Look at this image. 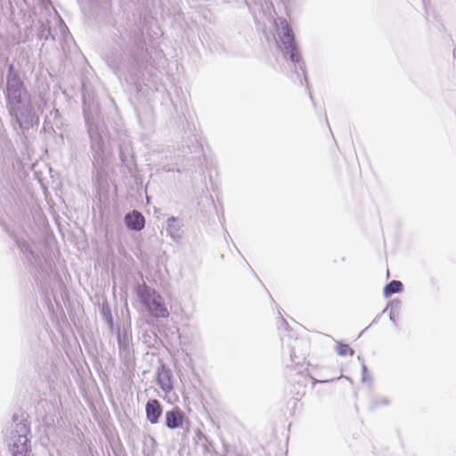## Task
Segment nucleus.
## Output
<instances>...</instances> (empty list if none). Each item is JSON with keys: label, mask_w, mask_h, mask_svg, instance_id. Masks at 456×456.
Segmentation results:
<instances>
[{"label": "nucleus", "mask_w": 456, "mask_h": 456, "mask_svg": "<svg viewBox=\"0 0 456 456\" xmlns=\"http://www.w3.org/2000/svg\"><path fill=\"white\" fill-rule=\"evenodd\" d=\"M28 415L21 410L14 412L12 417L11 435L28 436L30 434V427L28 422Z\"/></svg>", "instance_id": "6e6552de"}, {"label": "nucleus", "mask_w": 456, "mask_h": 456, "mask_svg": "<svg viewBox=\"0 0 456 456\" xmlns=\"http://www.w3.org/2000/svg\"><path fill=\"white\" fill-rule=\"evenodd\" d=\"M118 32L114 37L115 45L104 54L105 62L121 83L139 93L151 60L143 33L136 28Z\"/></svg>", "instance_id": "f257e3e1"}, {"label": "nucleus", "mask_w": 456, "mask_h": 456, "mask_svg": "<svg viewBox=\"0 0 456 456\" xmlns=\"http://www.w3.org/2000/svg\"><path fill=\"white\" fill-rule=\"evenodd\" d=\"M370 379V377L369 372H368V368L365 365V363H362V382H367Z\"/></svg>", "instance_id": "a878e982"}, {"label": "nucleus", "mask_w": 456, "mask_h": 456, "mask_svg": "<svg viewBox=\"0 0 456 456\" xmlns=\"http://www.w3.org/2000/svg\"><path fill=\"white\" fill-rule=\"evenodd\" d=\"M403 289V284L402 281L397 280H393L389 281L383 289V294L385 297H389L394 294L400 293Z\"/></svg>", "instance_id": "6ab92c4d"}, {"label": "nucleus", "mask_w": 456, "mask_h": 456, "mask_svg": "<svg viewBox=\"0 0 456 456\" xmlns=\"http://www.w3.org/2000/svg\"><path fill=\"white\" fill-rule=\"evenodd\" d=\"M281 323H282L285 327H287V326H288V323H287L286 320H285L282 316H281Z\"/></svg>", "instance_id": "7c9ffc66"}, {"label": "nucleus", "mask_w": 456, "mask_h": 456, "mask_svg": "<svg viewBox=\"0 0 456 456\" xmlns=\"http://www.w3.org/2000/svg\"><path fill=\"white\" fill-rule=\"evenodd\" d=\"M9 113L21 130H28L37 118L31 95L14 65L9 64L4 90Z\"/></svg>", "instance_id": "f03ea898"}, {"label": "nucleus", "mask_w": 456, "mask_h": 456, "mask_svg": "<svg viewBox=\"0 0 456 456\" xmlns=\"http://www.w3.org/2000/svg\"><path fill=\"white\" fill-rule=\"evenodd\" d=\"M293 383L294 389L291 391L294 394V397L296 400H299V398L305 394V387H306L308 379L302 372H296L295 377L290 380Z\"/></svg>", "instance_id": "dca6fc26"}, {"label": "nucleus", "mask_w": 456, "mask_h": 456, "mask_svg": "<svg viewBox=\"0 0 456 456\" xmlns=\"http://www.w3.org/2000/svg\"><path fill=\"white\" fill-rule=\"evenodd\" d=\"M117 340L120 357L130 356L132 335L128 330H117Z\"/></svg>", "instance_id": "ddd939ff"}, {"label": "nucleus", "mask_w": 456, "mask_h": 456, "mask_svg": "<svg viewBox=\"0 0 456 456\" xmlns=\"http://www.w3.org/2000/svg\"><path fill=\"white\" fill-rule=\"evenodd\" d=\"M317 382H319V381H318V380H316V379H314V384H315V383H317Z\"/></svg>", "instance_id": "c9c22d12"}, {"label": "nucleus", "mask_w": 456, "mask_h": 456, "mask_svg": "<svg viewBox=\"0 0 456 456\" xmlns=\"http://www.w3.org/2000/svg\"><path fill=\"white\" fill-rule=\"evenodd\" d=\"M294 343L297 344L298 342L297 340H295ZM296 347H297V345L290 346V359L293 362L299 363V361L297 362V359H298V360L304 359V354H302L300 356L297 355Z\"/></svg>", "instance_id": "5701e85b"}, {"label": "nucleus", "mask_w": 456, "mask_h": 456, "mask_svg": "<svg viewBox=\"0 0 456 456\" xmlns=\"http://www.w3.org/2000/svg\"><path fill=\"white\" fill-rule=\"evenodd\" d=\"M389 400L386 397L377 398L372 402L371 409L376 408L379 405H388Z\"/></svg>", "instance_id": "393cba45"}, {"label": "nucleus", "mask_w": 456, "mask_h": 456, "mask_svg": "<svg viewBox=\"0 0 456 456\" xmlns=\"http://www.w3.org/2000/svg\"><path fill=\"white\" fill-rule=\"evenodd\" d=\"M59 22H60V32L61 33L63 38L66 40L67 37L70 35L69 28L61 18H60Z\"/></svg>", "instance_id": "b1692460"}, {"label": "nucleus", "mask_w": 456, "mask_h": 456, "mask_svg": "<svg viewBox=\"0 0 456 456\" xmlns=\"http://www.w3.org/2000/svg\"><path fill=\"white\" fill-rule=\"evenodd\" d=\"M189 153L200 154L203 151L202 143L197 134H195L194 125L188 123V137L185 141Z\"/></svg>", "instance_id": "2eb2a0df"}, {"label": "nucleus", "mask_w": 456, "mask_h": 456, "mask_svg": "<svg viewBox=\"0 0 456 456\" xmlns=\"http://www.w3.org/2000/svg\"><path fill=\"white\" fill-rule=\"evenodd\" d=\"M101 314L102 318L105 320L106 323L110 327V329L113 330L114 321L111 314L110 307L108 303H103L101 307Z\"/></svg>", "instance_id": "aec40b11"}, {"label": "nucleus", "mask_w": 456, "mask_h": 456, "mask_svg": "<svg viewBox=\"0 0 456 456\" xmlns=\"http://www.w3.org/2000/svg\"><path fill=\"white\" fill-rule=\"evenodd\" d=\"M124 224L129 231L141 232L144 229L146 221L139 210L134 209L125 215Z\"/></svg>", "instance_id": "9b49d317"}, {"label": "nucleus", "mask_w": 456, "mask_h": 456, "mask_svg": "<svg viewBox=\"0 0 456 456\" xmlns=\"http://www.w3.org/2000/svg\"><path fill=\"white\" fill-rule=\"evenodd\" d=\"M156 381L160 389L165 393H170L173 390V373L171 370L161 362L156 371Z\"/></svg>", "instance_id": "9d476101"}, {"label": "nucleus", "mask_w": 456, "mask_h": 456, "mask_svg": "<svg viewBox=\"0 0 456 456\" xmlns=\"http://www.w3.org/2000/svg\"><path fill=\"white\" fill-rule=\"evenodd\" d=\"M10 235L14 240L27 265L38 273H44L42 256L33 249L31 243L24 239L18 238L13 232L10 233Z\"/></svg>", "instance_id": "423d86ee"}, {"label": "nucleus", "mask_w": 456, "mask_h": 456, "mask_svg": "<svg viewBox=\"0 0 456 456\" xmlns=\"http://www.w3.org/2000/svg\"><path fill=\"white\" fill-rule=\"evenodd\" d=\"M276 35L278 37V47L281 51L284 58L298 66L299 69L303 73L306 86L308 87L305 64L302 60L292 28L286 19H279L276 28Z\"/></svg>", "instance_id": "20e7f679"}, {"label": "nucleus", "mask_w": 456, "mask_h": 456, "mask_svg": "<svg viewBox=\"0 0 456 456\" xmlns=\"http://www.w3.org/2000/svg\"><path fill=\"white\" fill-rule=\"evenodd\" d=\"M37 37L44 41H47L49 38L55 41V37L52 33L49 22L45 23L41 20L38 21Z\"/></svg>", "instance_id": "a211bd4d"}, {"label": "nucleus", "mask_w": 456, "mask_h": 456, "mask_svg": "<svg viewBox=\"0 0 456 456\" xmlns=\"http://www.w3.org/2000/svg\"><path fill=\"white\" fill-rule=\"evenodd\" d=\"M162 169L165 172H174V171L181 172V170L179 168L175 169V168L171 167L169 165H164L162 167Z\"/></svg>", "instance_id": "cd10ccee"}, {"label": "nucleus", "mask_w": 456, "mask_h": 456, "mask_svg": "<svg viewBox=\"0 0 456 456\" xmlns=\"http://www.w3.org/2000/svg\"><path fill=\"white\" fill-rule=\"evenodd\" d=\"M9 444L12 456H27L30 452V440L27 436L11 435Z\"/></svg>", "instance_id": "1a4fd4ad"}, {"label": "nucleus", "mask_w": 456, "mask_h": 456, "mask_svg": "<svg viewBox=\"0 0 456 456\" xmlns=\"http://www.w3.org/2000/svg\"><path fill=\"white\" fill-rule=\"evenodd\" d=\"M83 115L90 139L93 173L95 172L97 180H100L106 165L107 146L100 130L98 106L94 102L88 103L85 97H83Z\"/></svg>", "instance_id": "7ed1b4c3"}, {"label": "nucleus", "mask_w": 456, "mask_h": 456, "mask_svg": "<svg viewBox=\"0 0 456 456\" xmlns=\"http://www.w3.org/2000/svg\"><path fill=\"white\" fill-rule=\"evenodd\" d=\"M291 379L295 377V374H290Z\"/></svg>", "instance_id": "f704fd0d"}, {"label": "nucleus", "mask_w": 456, "mask_h": 456, "mask_svg": "<svg viewBox=\"0 0 456 456\" xmlns=\"http://www.w3.org/2000/svg\"><path fill=\"white\" fill-rule=\"evenodd\" d=\"M184 419L185 413L179 407H174L165 413V425L169 429L182 428Z\"/></svg>", "instance_id": "f8f14e48"}, {"label": "nucleus", "mask_w": 456, "mask_h": 456, "mask_svg": "<svg viewBox=\"0 0 456 456\" xmlns=\"http://www.w3.org/2000/svg\"><path fill=\"white\" fill-rule=\"evenodd\" d=\"M399 314H393L391 312H389V319L391 322H393L395 324H396V317Z\"/></svg>", "instance_id": "c756f323"}, {"label": "nucleus", "mask_w": 456, "mask_h": 456, "mask_svg": "<svg viewBox=\"0 0 456 456\" xmlns=\"http://www.w3.org/2000/svg\"><path fill=\"white\" fill-rule=\"evenodd\" d=\"M378 320V317H375V319L373 320L372 323L376 322Z\"/></svg>", "instance_id": "473e14b6"}, {"label": "nucleus", "mask_w": 456, "mask_h": 456, "mask_svg": "<svg viewBox=\"0 0 456 456\" xmlns=\"http://www.w3.org/2000/svg\"><path fill=\"white\" fill-rule=\"evenodd\" d=\"M202 446L206 452H211V451L214 450V443L209 438L203 442Z\"/></svg>", "instance_id": "bb28decb"}, {"label": "nucleus", "mask_w": 456, "mask_h": 456, "mask_svg": "<svg viewBox=\"0 0 456 456\" xmlns=\"http://www.w3.org/2000/svg\"><path fill=\"white\" fill-rule=\"evenodd\" d=\"M336 352L340 356H346L347 354L354 355V351L352 349L349 345L345 344L341 341H338L336 345Z\"/></svg>", "instance_id": "412c9836"}, {"label": "nucleus", "mask_w": 456, "mask_h": 456, "mask_svg": "<svg viewBox=\"0 0 456 456\" xmlns=\"http://www.w3.org/2000/svg\"><path fill=\"white\" fill-rule=\"evenodd\" d=\"M163 413V406L157 399H150L145 405L146 419L151 424H157Z\"/></svg>", "instance_id": "4468645a"}, {"label": "nucleus", "mask_w": 456, "mask_h": 456, "mask_svg": "<svg viewBox=\"0 0 456 456\" xmlns=\"http://www.w3.org/2000/svg\"><path fill=\"white\" fill-rule=\"evenodd\" d=\"M118 150L121 165L128 170V173H132L135 159L131 141L127 136L119 139Z\"/></svg>", "instance_id": "0eeeda50"}, {"label": "nucleus", "mask_w": 456, "mask_h": 456, "mask_svg": "<svg viewBox=\"0 0 456 456\" xmlns=\"http://www.w3.org/2000/svg\"><path fill=\"white\" fill-rule=\"evenodd\" d=\"M378 320V317H375V319L373 320L372 323L376 322Z\"/></svg>", "instance_id": "72a5a7b5"}, {"label": "nucleus", "mask_w": 456, "mask_h": 456, "mask_svg": "<svg viewBox=\"0 0 456 456\" xmlns=\"http://www.w3.org/2000/svg\"><path fill=\"white\" fill-rule=\"evenodd\" d=\"M357 359H358V361H360L362 362V364L364 363V359L362 355H358Z\"/></svg>", "instance_id": "2f4dec72"}, {"label": "nucleus", "mask_w": 456, "mask_h": 456, "mask_svg": "<svg viewBox=\"0 0 456 456\" xmlns=\"http://www.w3.org/2000/svg\"><path fill=\"white\" fill-rule=\"evenodd\" d=\"M135 292L139 302L151 317L155 319L168 318L169 311L162 296L156 289L143 282L136 287Z\"/></svg>", "instance_id": "39448f33"}, {"label": "nucleus", "mask_w": 456, "mask_h": 456, "mask_svg": "<svg viewBox=\"0 0 456 456\" xmlns=\"http://www.w3.org/2000/svg\"><path fill=\"white\" fill-rule=\"evenodd\" d=\"M177 221L178 218L175 216H171L167 220V232L174 241H178L183 237V231Z\"/></svg>", "instance_id": "f3484780"}, {"label": "nucleus", "mask_w": 456, "mask_h": 456, "mask_svg": "<svg viewBox=\"0 0 456 456\" xmlns=\"http://www.w3.org/2000/svg\"><path fill=\"white\" fill-rule=\"evenodd\" d=\"M388 308L390 309L389 312H391L393 314H399L401 310V301L399 299L391 300L384 312Z\"/></svg>", "instance_id": "4be33fe9"}, {"label": "nucleus", "mask_w": 456, "mask_h": 456, "mask_svg": "<svg viewBox=\"0 0 456 456\" xmlns=\"http://www.w3.org/2000/svg\"><path fill=\"white\" fill-rule=\"evenodd\" d=\"M197 437L200 441L201 442H204V441H207V439L208 438L206 435H204L201 431H198L197 432Z\"/></svg>", "instance_id": "c85d7f7f"}]
</instances>
